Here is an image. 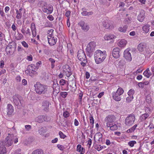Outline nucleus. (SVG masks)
Masks as SVG:
<instances>
[{
    "instance_id": "obj_24",
    "label": "nucleus",
    "mask_w": 154,
    "mask_h": 154,
    "mask_svg": "<svg viewBox=\"0 0 154 154\" xmlns=\"http://www.w3.org/2000/svg\"><path fill=\"white\" fill-rule=\"evenodd\" d=\"M49 106V102L46 101H44L42 103V107L45 111H47L48 109Z\"/></svg>"
},
{
    "instance_id": "obj_43",
    "label": "nucleus",
    "mask_w": 154,
    "mask_h": 154,
    "mask_svg": "<svg viewBox=\"0 0 154 154\" xmlns=\"http://www.w3.org/2000/svg\"><path fill=\"white\" fill-rule=\"evenodd\" d=\"M108 128H109V129L111 131H114L116 130L118 128L117 126H107Z\"/></svg>"
},
{
    "instance_id": "obj_21",
    "label": "nucleus",
    "mask_w": 154,
    "mask_h": 154,
    "mask_svg": "<svg viewBox=\"0 0 154 154\" xmlns=\"http://www.w3.org/2000/svg\"><path fill=\"white\" fill-rule=\"evenodd\" d=\"M30 28L31 30L32 36L33 37H35L36 36V29L35 24L34 23H32L31 24Z\"/></svg>"
},
{
    "instance_id": "obj_19",
    "label": "nucleus",
    "mask_w": 154,
    "mask_h": 154,
    "mask_svg": "<svg viewBox=\"0 0 154 154\" xmlns=\"http://www.w3.org/2000/svg\"><path fill=\"white\" fill-rule=\"evenodd\" d=\"M48 43L51 46L54 45L57 41V38L54 36L51 37L49 36V37L48 38Z\"/></svg>"
},
{
    "instance_id": "obj_2",
    "label": "nucleus",
    "mask_w": 154,
    "mask_h": 154,
    "mask_svg": "<svg viewBox=\"0 0 154 154\" xmlns=\"http://www.w3.org/2000/svg\"><path fill=\"white\" fill-rule=\"evenodd\" d=\"M106 51H102L100 50H97L94 54V58L97 64H100L102 63L106 57Z\"/></svg>"
},
{
    "instance_id": "obj_25",
    "label": "nucleus",
    "mask_w": 154,
    "mask_h": 154,
    "mask_svg": "<svg viewBox=\"0 0 154 154\" xmlns=\"http://www.w3.org/2000/svg\"><path fill=\"white\" fill-rule=\"evenodd\" d=\"M102 134L100 132H97L96 133L94 136V138H96L97 139L99 143L102 142Z\"/></svg>"
},
{
    "instance_id": "obj_38",
    "label": "nucleus",
    "mask_w": 154,
    "mask_h": 154,
    "mask_svg": "<svg viewBox=\"0 0 154 154\" xmlns=\"http://www.w3.org/2000/svg\"><path fill=\"white\" fill-rule=\"evenodd\" d=\"M135 93V91L133 89H131L128 92V96L133 97V95Z\"/></svg>"
},
{
    "instance_id": "obj_35",
    "label": "nucleus",
    "mask_w": 154,
    "mask_h": 154,
    "mask_svg": "<svg viewBox=\"0 0 154 154\" xmlns=\"http://www.w3.org/2000/svg\"><path fill=\"white\" fill-rule=\"evenodd\" d=\"M32 153L33 154H43V152L42 149H38L34 151Z\"/></svg>"
},
{
    "instance_id": "obj_33",
    "label": "nucleus",
    "mask_w": 154,
    "mask_h": 154,
    "mask_svg": "<svg viewBox=\"0 0 154 154\" xmlns=\"http://www.w3.org/2000/svg\"><path fill=\"white\" fill-rule=\"evenodd\" d=\"M127 26L126 25H125L123 26H121L119 27L118 30L119 31L122 32H125L127 30Z\"/></svg>"
},
{
    "instance_id": "obj_46",
    "label": "nucleus",
    "mask_w": 154,
    "mask_h": 154,
    "mask_svg": "<svg viewBox=\"0 0 154 154\" xmlns=\"http://www.w3.org/2000/svg\"><path fill=\"white\" fill-rule=\"evenodd\" d=\"M89 119L90 124L91 125H93L94 124V119L92 116L91 114L89 115Z\"/></svg>"
},
{
    "instance_id": "obj_14",
    "label": "nucleus",
    "mask_w": 154,
    "mask_h": 154,
    "mask_svg": "<svg viewBox=\"0 0 154 154\" xmlns=\"http://www.w3.org/2000/svg\"><path fill=\"white\" fill-rule=\"evenodd\" d=\"M145 11L142 10L140 11V14L137 17V20L140 22H142L144 20L145 17Z\"/></svg>"
},
{
    "instance_id": "obj_36",
    "label": "nucleus",
    "mask_w": 154,
    "mask_h": 154,
    "mask_svg": "<svg viewBox=\"0 0 154 154\" xmlns=\"http://www.w3.org/2000/svg\"><path fill=\"white\" fill-rule=\"evenodd\" d=\"M54 30L53 29H50L48 31V38L49 37H52L54 36L53 34Z\"/></svg>"
},
{
    "instance_id": "obj_39",
    "label": "nucleus",
    "mask_w": 154,
    "mask_h": 154,
    "mask_svg": "<svg viewBox=\"0 0 154 154\" xmlns=\"http://www.w3.org/2000/svg\"><path fill=\"white\" fill-rule=\"evenodd\" d=\"M145 113L149 114L152 112V110L150 108L148 107H145L144 109Z\"/></svg>"
},
{
    "instance_id": "obj_34",
    "label": "nucleus",
    "mask_w": 154,
    "mask_h": 154,
    "mask_svg": "<svg viewBox=\"0 0 154 154\" xmlns=\"http://www.w3.org/2000/svg\"><path fill=\"white\" fill-rule=\"evenodd\" d=\"M23 38V35L20 33L18 32L17 35L15 37V39L17 40H20Z\"/></svg>"
},
{
    "instance_id": "obj_48",
    "label": "nucleus",
    "mask_w": 154,
    "mask_h": 154,
    "mask_svg": "<svg viewBox=\"0 0 154 154\" xmlns=\"http://www.w3.org/2000/svg\"><path fill=\"white\" fill-rule=\"evenodd\" d=\"M83 95V94L82 92L79 94V103H81Z\"/></svg>"
},
{
    "instance_id": "obj_7",
    "label": "nucleus",
    "mask_w": 154,
    "mask_h": 154,
    "mask_svg": "<svg viewBox=\"0 0 154 154\" xmlns=\"http://www.w3.org/2000/svg\"><path fill=\"white\" fill-rule=\"evenodd\" d=\"M135 119V116L134 114L129 115L125 119V124L126 125H132L134 124Z\"/></svg>"
},
{
    "instance_id": "obj_29",
    "label": "nucleus",
    "mask_w": 154,
    "mask_h": 154,
    "mask_svg": "<svg viewBox=\"0 0 154 154\" xmlns=\"http://www.w3.org/2000/svg\"><path fill=\"white\" fill-rule=\"evenodd\" d=\"M22 9L21 8L16 10V13L17 14L16 18L18 19H20L22 18V13L21 12Z\"/></svg>"
},
{
    "instance_id": "obj_18",
    "label": "nucleus",
    "mask_w": 154,
    "mask_h": 154,
    "mask_svg": "<svg viewBox=\"0 0 154 154\" xmlns=\"http://www.w3.org/2000/svg\"><path fill=\"white\" fill-rule=\"evenodd\" d=\"M146 43L141 42L138 45L137 48L140 52H142L146 50Z\"/></svg>"
},
{
    "instance_id": "obj_26",
    "label": "nucleus",
    "mask_w": 154,
    "mask_h": 154,
    "mask_svg": "<svg viewBox=\"0 0 154 154\" xmlns=\"http://www.w3.org/2000/svg\"><path fill=\"white\" fill-rule=\"evenodd\" d=\"M127 43V41L125 39H121L118 43V45L120 47H124Z\"/></svg>"
},
{
    "instance_id": "obj_13",
    "label": "nucleus",
    "mask_w": 154,
    "mask_h": 154,
    "mask_svg": "<svg viewBox=\"0 0 154 154\" xmlns=\"http://www.w3.org/2000/svg\"><path fill=\"white\" fill-rule=\"evenodd\" d=\"M96 46V43L94 42H91L88 45L86 48V51L89 53H92L94 50Z\"/></svg>"
},
{
    "instance_id": "obj_40",
    "label": "nucleus",
    "mask_w": 154,
    "mask_h": 154,
    "mask_svg": "<svg viewBox=\"0 0 154 154\" xmlns=\"http://www.w3.org/2000/svg\"><path fill=\"white\" fill-rule=\"evenodd\" d=\"M33 140L32 138V137H29L25 141V143L26 144H29L32 142Z\"/></svg>"
},
{
    "instance_id": "obj_32",
    "label": "nucleus",
    "mask_w": 154,
    "mask_h": 154,
    "mask_svg": "<svg viewBox=\"0 0 154 154\" xmlns=\"http://www.w3.org/2000/svg\"><path fill=\"white\" fill-rule=\"evenodd\" d=\"M76 84L75 83H72V85H70L69 86V90L71 92H74L76 91Z\"/></svg>"
},
{
    "instance_id": "obj_49",
    "label": "nucleus",
    "mask_w": 154,
    "mask_h": 154,
    "mask_svg": "<svg viewBox=\"0 0 154 154\" xmlns=\"http://www.w3.org/2000/svg\"><path fill=\"white\" fill-rule=\"evenodd\" d=\"M137 126H133L130 129H128L127 131V133H131V132H133V131H134V130L136 128V127Z\"/></svg>"
},
{
    "instance_id": "obj_62",
    "label": "nucleus",
    "mask_w": 154,
    "mask_h": 154,
    "mask_svg": "<svg viewBox=\"0 0 154 154\" xmlns=\"http://www.w3.org/2000/svg\"><path fill=\"white\" fill-rule=\"evenodd\" d=\"M33 57L32 55H30L27 56V60L29 61H31L32 60Z\"/></svg>"
},
{
    "instance_id": "obj_9",
    "label": "nucleus",
    "mask_w": 154,
    "mask_h": 154,
    "mask_svg": "<svg viewBox=\"0 0 154 154\" xmlns=\"http://www.w3.org/2000/svg\"><path fill=\"white\" fill-rule=\"evenodd\" d=\"M28 69L26 70L25 72L30 75L31 73L34 74L35 73L38 67L34 64H31L28 66Z\"/></svg>"
},
{
    "instance_id": "obj_37",
    "label": "nucleus",
    "mask_w": 154,
    "mask_h": 154,
    "mask_svg": "<svg viewBox=\"0 0 154 154\" xmlns=\"http://www.w3.org/2000/svg\"><path fill=\"white\" fill-rule=\"evenodd\" d=\"M49 60L51 63V68L52 69L54 68L55 66L54 63L55 62V60L52 58H49Z\"/></svg>"
},
{
    "instance_id": "obj_17",
    "label": "nucleus",
    "mask_w": 154,
    "mask_h": 154,
    "mask_svg": "<svg viewBox=\"0 0 154 154\" xmlns=\"http://www.w3.org/2000/svg\"><path fill=\"white\" fill-rule=\"evenodd\" d=\"M78 24L81 27L82 29L83 30L87 31L89 29V26L87 24H85L83 21H81Z\"/></svg>"
},
{
    "instance_id": "obj_28",
    "label": "nucleus",
    "mask_w": 154,
    "mask_h": 154,
    "mask_svg": "<svg viewBox=\"0 0 154 154\" xmlns=\"http://www.w3.org/2000/svg\"><path fill=\"white\" fill-rule=\"evenodd\" d=\"M82 11H83V12L81 13V14L82 16H88L89 15H92L93 14V12L92 11L88 12L86 11H84V10H85V8H82Z\"/></svg>"
},
{
    "instance_id": "obj_59",
    "label": "nucleus",
    "mask_w": 154,
    "mask_h": 154,
    "mask_svg": "<svg viewBox=\"0 0 154 154\" xmlns=\"http://www.w3.org/2000/svg\"><path fill=\"white\" fill-rule=\"evenodd\" d=\"M82 148L81 145L79 144L77 146L76 151L78 152H81Z\"/></svg>"
},
{
    "instance_id": "obj_20",
    "label": "nucleus",
    "mask_w": 154,
    "mask_h": 154,
    "mask_svg": "<svg viewBox=\"0 0 154 154\" xmlns=\"http://www.w3.org/2000/svg\"><path fill=\"white\" fill-rule=\"evenodd\" d=\"M119 49L118 48H114L112 51V55L116 58H118L120 57Z\"/></svg>"
},
{
    "instance_id": "obj_51",
    "label": "nucleus",
    "mask_w": 154,
    "mask_h": 154,
    "mask_svg": "<svg viewBox=\"0 0 154 154\" xmlns=\"http://www.w3.org/2000/svg\"><path fill=\"white\" fill-rule=\"evenodd\" d=\"M136 143V142L135 141H129L128 143V145L132 147L134 146V144Z\"/></svg>"
},
{
    "instance_id": "obj_23",
    "label": "nucleus",
    "mask_w": 154,
    "mask_h": 154,
    "mask_svg": "<svg viewBox=\"0 0 154 154\" xmlns=\"http://www.w3.org/2000/svg\"><path fill=\"white\" fill-rule=\"evenodd\" d=\"M116 38V36L113 35L108 34L104 36V38L105 40L109 41L111 40H113V39Z\"/></svg>"
},
{
    "instance_id": "obj_1",
    "label": "nucleus",
    "mask_w": 154,
    "mask_h": 154,
    "mask_svg": "<svg viewBox=\"0 0 154 154\" xmlns=\"http://www.w3.org/2000/svg\"><path fill=\"white\" fill-rule=\"evenodd\" d=\"M13 141L14 143H17L18 142V137L13 134H8L5 139V143L3 141H0V154L6 153L7 151L5 146V145L7 147L10 146L13 144Z\"/></svg>"
},
{
    "instance_id": "obj_45",
    "label": "nucleus",
    "mask_w": 154,
    "mask_h": 154,
    "mask_svg": "<svg viewBox=\"0 0 154 154\" xmlns=\"http://www.w3.org/2000/svg\"><path fill=\"white\" fill-rule=\"evenodd\" d=\"M68 93L66 92L63 91L60 92V95L63 98H65L67 95Z\"/></svg>"
},
{
    "instance_id": "obj_50",
    "label": "nucleus",
    "mask_w": 154,
    "mask_h": 154,
    "mask_svg": "<svg viewBox=\"0 0 154 154\" xmlns=\"http://www.w3.org/2000/svg\"><path fill=\"white\" fill-rule=\"evenodd\" d=\"M66 82L65 80L62 79L59 81L60 85L61 86L64 85L66 83Z\"/></svg>"
},
{
    "instance_id": "obj_31",
    "label": "nucleus",
    "mask_w": 154,
    "mask_h": 154,
    "mask_svg": "<svg viewBox=\"0 0 154 154\" xmlns=\"http://www.w3.org/2000/svg\"><path fill=\"white\" fill-rule=\"evenodd\" d=\"M149 116V115L146 113H144L140 116V119L141 121L145 120Z\"/></svg>"
},
{
    "instance_id": "obj_30",
    "label": "nucleus",
    "mask_w": 154,
    "mask_h": 154,
    "mask_svg": "<svg viewBox=\"0 0 154 154\" xmlns=\"http://www.w3.org/2000/svg\"><path fill=\"white\" fill-rule=\"evenodd\" d=\"M143 74L147 78H149L151 75L152 73L150 72L149 68H148L144 71Z\"/></svg>"
},
{
    "instance_id": "obj_10",
    "label": "nucleus",
    "mask_w": 154,
    "mask_h": 154,
    "mask_svg": "<svg viewBox=\"0 0 154 154\" xmlns=\"http://www.w3.org/2000/svg\"><path fill=\"white\" fill-rule=\"evenodd\" d=\"M22 100V97L18 94H15L13 97V100L17 106L21 105V101Z\"/></svg>"
},
{
    "instance_id": "obj_54",
    "label": "nucleus",
    "mask_w": 154,
    "mask_h": 154,
    "mask_svg": "<svg viewBox=\"0 0 154 154\" xmlns=\"http://www.w3.org/2000/svg\"><path fill=\"white\" fill-rule=\"evenodd\" d=\"M5 38V34L0 31V41H2Z\"/></svg>"
},
{
    "instance_id": "obj_15",
    "label": "nucleus",
    "mask_w": 154,
    "mask_h": 154,
    "mask_svg": "<svg viewBox=\"0 0 154 154\" xmlns=\"http://www.w3.org/2000/svg\"><path fill=\"white\" fill-rule=\"evenodd\" d=\"M129 51L128 49L125 50L124 52V56L128 61H131L132 60V58Z\"/></svg>"
},
{
    "instance_id": "obj_47",
    "label": "nucleus",
    "mask_w": 154,
    "mask_h": 154,
    "mask_svg": "<svg viewBox=\"0 0 154 154\" xmlns=\"http://www.w3.org/2000/svg\"><path fill=\"white\" fill-rule=\"evenodd\" d=\"M25 35H26L30 36L31 35V33L30 29L29 28H27L25 33Z\"/></svg>"
},
{
    "instance_id": "obj_16",
    "label": "nucleus",
    "mask_w": 154,
    "mask_h": 154,
    "mask_svg": "<svg viewBox=\"0 0 154 154\" xmlns=\"http://www.w3.org/2000/svg\"><path fill=\"white\" fill-rule=\"evenodd\" d=\"M103 26L106 29H111L112 28V24L111 21L108 20H104L103 23Z\"/></svg>"
},
{
    "instance_id": "obj_6",
    "label": "nucleus",
    "mask_w": 154,
    "mask_h": 154,
    "mask_svg": "<svg viewBox=\"0 0 154 154\" xmlns=\"http://www.w3.org/2000/svg\"><path fill=\"white\" fill-rule=\"evenodd\" d=\"M79 60L81 61L80 64L83 66H85L87 62V61L84 52L82 51H79L77 55Z\"/></svg>"
},
{
    "instance_id": "obj_58",
    "label": "nucleus",
    "mask_w": 154,
    "mask_h": 154,
    "mask_svg": "<svg viewBox=\"0 0 154 154\" xmlns=\"http://www.w3.org/2000/svg\"><path fill=\"white\" fill-rule=\"evenodd\" d=\"M46 26L48 27H51L53 26L51 23L48 21H47L46 22Z\"/></svg>"
},
{
    "instance_id": "obj_63",
    "label": "nucleus",
    "mask_w": 154,
    "mask_h": 154,
    "mask_svg": "<svg viewBox=\"0 0 154 154\" xmlns=\"http://www.w3.org/2000/svg\"><path fill=\"white\" fill-rule=\"evenodd\" d=\"M22 84L24 85H26L27 84V81L25 79H23L22 80Z\"/></svg>"
},
{
    "instance_id": "obj_11",
    "label": "nucleus",
    "mask_w": 154,
    "mask_h": 154,
    "mask_svg": "<svg viewBox=\"0 0 154 154\" xmlns=\"http://www.w3.org/2000/svg\"><path fill=\"white\" fill-rule=\"evenodd\" d=\"M50 119V118L46 115L38 116L35 118V120L36 122L39 123L43 122L44 121H48Z\"/></svg>"
},
{
    "instance_id": "obj_56",
    "label": "nucleus",
    "mask_w": 154,
    "mask_h": 154,
    "mask_svg": "<svg viewBox=\"0 0 154 154\" xmlns=\"http://www.w3.org/2000/svg\"><path fill=\"white\" fill-rule=\"evenodd\" d=\"M26 28L22 27L21 29V32L24 35H25V33L26 29Z\"/></svg>"
},
{
    "instance_id": "obj_4",
    "label": "nucleus",
    "mask_w": 154,
    "mask_h": 154,
    "mask_svg": "<svg viewBox=\"0 0 154 154\" xmlns=\"http://www.w3.org/2000/svg\"><path fill=\"white\" fill-rule=\"evenodd\" d=\"M124 93V90L123 89L120 87H119L116 92L113 91L112 93L113 99L116 101H121L122 99L121 96Z\"/></svg>"
},
{
    "instance_id": "obj_27",
    "label": "nucleus",
    "mask_w": 154,
    "mask_h": 154,
    "mask_svg": "<svg viewBox=\"0 0 154 154\" xmlns=\"http://www.w3.org/2000/svg\"><path fill=\"white\" fill-rule=\"evenodd\" d=\"M150 26L148 24L145 25L142 27V29L144 32L146 33H148L150 30Z\"/></svg>"
},
{
    "instance_id": "obj_64",
    "label": "nucleus",
    "mask_w": 154,
    "mask_h": 154,
    "mask_svg": "<svg viewBox=\"0 0 154 154\" xmlns=\"http://www.w3.org/2000/svg\"><path fill=\"white\" fill-rule=\"evenodd\" d=\"M104 94V92H102L100 93L97 96V97L99 98H101Z\"/></svg>"
},
{
    "instance_id": "obj_41",
    "label": "nucleus",
    "mask_w": 154,
    "mask_h": 154,
    "mask_svg": "<svg viewBox=\"0 0 154 154\" xmlns=\"http://www.w3.org/2000/svg\"><path fill=\"white\" fill-rule=\"evenodd\" d=\"M63 116L64 118H67L69 116L70 113L68 111H66L63 112Z\"/></svg>"
},
{
    "instance_id": "obj_60",
    "label": "nucleus",
    "mask_w": 154,
    "mask_h": 154,
    "mask_svg": "<svg viewBox=\"0 0 154 154\" xmlns=\"http://www.w3.org/2000/svg\"><path fill=\"white\" fill-rule=\"evenodd\" d=\"M0 67L3 68L4 66V61L3 60H2L0 61Z\"/></svg>"
},
{
    "instance_id": "obj_53",
    "label": "nucleus",
    "mask_w": 154,
    "mask_h": 154,
    "mask_svg": "<svg viewBox=\"0 0 154 154\" xmlns=\"http://www.w3.org/2000/svg\"><path fill=\"white\" fill-rule=\"evenodd\" d=\"M22 45L25 48H28V45L27 43L25 41H23L21 42Z\"/></svg>"
},
{
    "instance_id": "obj_5",
    "label": "nucleus",
    "mask_w": 154,
    "mask_h": 154,
    "mask_svg": "<svg viewBox=\"0 0 154 154\" xmlns=\"http://www.w3.org/2000/svg\"><path fill=\"white\" fill-rule=\"evenodd\" d=\"M46 3L44 2L41 1L38 2V5L39 7L42 8L43 12L46 13L47 14H51L53 11V7L52 6L50 5L47 7Z\"/></svg>"
},
{
    "instance_id": "obj_61",
    "label": "nucleus",
    "mask_w": 154,
    "mask_h": 154,
    "mask_svg": "<svg viewBox=\"0 0 154 154\" xmlns=\"http://www.w3.org/2000/svg\"><path fill=\"white\" fill-rule=\"evenodd\" d=\"M48 19L50 21H52L54 20V17L53 16L51 15H49L47 17Z\"/></svg>"
},
{
    "instance_id": "obj_3",
    "label": "nucleus",
    "mask_w": 154,
    "mask_h": 154,
    "mask_svg": "<svg viewBox=\"0 0 154 154\" xmlns=\"http://www.w3.org/2000/svg\"><path fill=\"white\" fill-rule=\"evenodd\" d=\"M34 87L35 91L39 94H45L48 88L47 86L42 84L39 82H36Z\"/></svg>"
},
{
    "instance_id": "obj_55",
    "label": "nucleus",
    "mask_w": 154,
    "mask_h": 154,
    "mask_svg": "<svg viewBox=\"0 0 154 154\" xmlns=\"http://www.w3.org/2000/svg\"><path fill=\"white\" fill-rule=\"evenodd\" d=\"M59 135H60V137L61 138L64 139L65 137H66V136H65L61 131H59Z\"/></svg>"
},
{
    "instance_id": "obj_12",
    "label": "nucleus",
    "mask_w": 154,
    "mask_h": 154,
    "mask_svg": "<svg viewBox=\"0 0 154 154\" xmlns=\"http://www.w3.org/2000/svg\"><path fill=\"white\" fill-rule=\"evenodd\" d=\"M63 72L67 77H69L72 75V72L69 65H66L63 67Z\"/></svg>"
},
{
    "instance_id": "obj_8",
    "label": "nucleus",
    "mask_w": 154,
    "mask_h": 154,
    "mask_svg": "<svg viewBox=\"0 0 154 154\" xmlns=\"http://www.w3.org/2000/svg\"><path fill=\"white\" fill-rule=\"evenodd\" d=\"M116 117L113 115H109L104 119V122L106 125H112L116 120Z\"/></svg>"
},
{
    "instance_id": "obj_44",
    "label": "nucleus",
    "mask_w": 154,
    "mask_h": 154,
    "mask_svg": "<svg viewBox=\"0 0 154 154\" xmlns=\"http://www.w3.org/2000/svg\"><path fill=\"white\" fill-rule=\"evenodd\" d=\"M134 99V97H131L130 96H128V97H127L126 98V100L127 102L130 103Z\"/></svg>"
},
{
    "instance_id": "obj_42",
    "label": "nucleus",
    "mask_w": 154,
    "mask_h": 154,
    "mask_svg": "<svg viewBox=\"0 0 154 154\" xmlns=\"http://www.w3.org/2000/svg\"><path fill=\"white\" fill-rule=\"evenodd\" d=\"M146 102L148 104H149L151 102V97L150 95H147L146 98Z\"/></svg>"
},
{
    "instance_id": "obj_22",
    "label": "nucleus",
    "mask_w": 154,
    "mask_h": 154,
    "mask_svg": "<svg viewBox=\"0 0 154 154\" xmlns=\"http://www.w3.org/2000/svg\"><path fill=\"white\" fill-rule=\"evenodd\" d=\"M7 114L8 115H10L12 114L14 112V107L13 106L10 104H8L7 107Z\"/></svg>"
},
{
    "instance_id": "obj_52",
    "label": "nucleus",
    "mask_w": 154,
    "mask_h": 154,
    "mask_svg": "<svg viewBox=\"0 0 154 154\" xmlns=\"http://www.w3.org/2000/svg\"><path fill=\"white\" fill-rule=\"evenodd\" d=\"M39 133L42 134L46 132V129L43 128H42L38 130Z\"/></svg>"
},
{
    "instance_id": "obj_57",
    "label": "nucleus",
    "mask_w": 154,
    "mask_h": 154,
    "mask_svg": "<svg viewBox=\"0 0 154 154\" xmlns=\"http://www.w3.org/2000/svg\"><path fill=\"white\" fill-rule=\"evenodd\" d=\"M103 148V147L100 145H97L95 146V149L98 151L101 150Z\"/></svg>"
}]
</instances>
